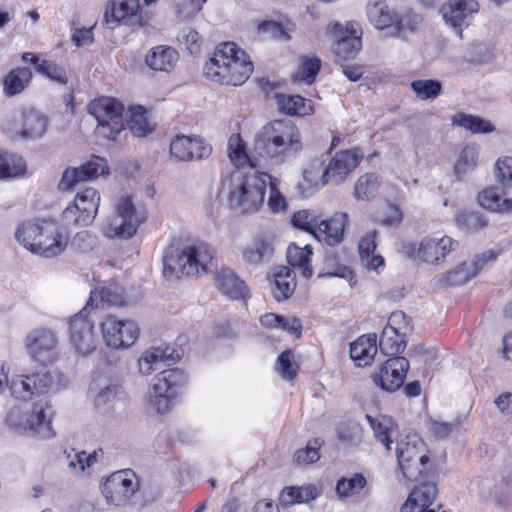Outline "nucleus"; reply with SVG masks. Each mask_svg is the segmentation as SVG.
I'll list each match as a JSON object with an SVG mask.
<instances>
[{
  "label": "nucleus",
  "mask_w": 512,
  "mask_h": 512,
  "mask_svg": "<svg viewBox=\"0 0 512 512\" xmlns=\"http://www.w3.org/2000/svg\"><path fill=\"white\" fill-rule=\"evenodd\" d=\"M417 257L428 264L437 265L441 263V256H439V239L425 238L418 246Z\"/></svg>",
  "instance_id": "6e6d98bb"
},
{
  "label": "nucleus",
  "mask_w": 512,
  "mask_h": 512,
  "mask_svg": "<svg viewBox=\"0 0 512 512\" xmlns=\"http://www.w3.org/2000/svg\"><path fill=\"white\" fill-rule=\"evenodd\" d=\"M478 203L486 210L496 213L512 212V199H502L501 191L498 187H488L478 194Z\"/></svg>",
  "instance_id": "c9c22d12"
},
{
  "label": "nucleus",
  "mask_w": 512,
  "mask_h": 512,
  "mask_svg": "<svg viewBox=\"0 0 512 512\" xmlns=\"http://www.w3.org/2000/svg\"><path fill=\"white\" fill-rule=\"evenodd\" d=\"M22 61L32 64L37 73L47 77L53 82L61 85L68 83L69 78L66 70L54 61L41 59L37 54L32 52L23 53Z\"/></svg>",
  "instance_id": "c756f323"
},
{
  "label": "nucleus",
  "mask_w": 512,
  "mask_h": 512,
  "mask_svg": "<svg viewBox=\"0 0 512 512\" xmlns=\"http://www.w3.org/2000/svg\"><path fill=\"white\" fill-rule=\"evenodd\" d=\"M78 169L81 171L80 175L83 177L84 181L91 180L108 173L107 161L99 156L91 157L87 163L81 165Z\"/></svg>",
  "instance_id": "13d9d810"
},
{
  "label": "nucleus",
  "mask_w": 512,
  "mask_h": 512,
  "mask_svg": "<svg viewBox=\"0 0 512 512\" xmlns=\"http://www.w3.org/2000/svg\"><path fill=\"white\" fill-rule=\"evenodd\" d=\"M89 308L85 306L81 311L71 317L69 322V338L73 348L82 356L95 351L97 336L94 322L88 315Z\"/></svg>",
  "instance_id": "dca6fc26"
},
{
  "label": "nucleus",
  "mask_w": 512,
  "mask_h": 512,
  "mask_svg": "<svg viewBox=\"0 0 512 512\" xmlns=\"http://www.w3.org/2000/svg\"><path fill=\"white\" fill-rule=\"evenodd\" d=\"M366 485V479L361 474H355L351 478L342 477L337 481L336 494L339 498H347L359 493Z\"/></svg>",
  "instance_id": "5fc2aeb1"
},
{
  "label": "nucleus",
  "mask_w": 512,
  "mask_h": 512,
  "mask_svg": "<svg viewBox=\"0 0 512 512\" xmlns=\"http://www.w3.org/2000/svg\"><path fill=\"white\" fill-rule=\"evenodd\" d=\"M74 201L87 213L85 214L86 217L95 219L100 204V195L95 188L87 187L81 190L76 194Z\"/></svg>",
  "instance_id": "603ef678"
},
{
  "label": "nucleus",
  "mask_w": 512,
  "mask_h": 512,
  "mask_svg": "<svg viewBox=\"0 0 512 512\" xmlns=\"http://www.w3.org/2000/svg\"><path fill=\"white\" fill-rule=\"evenodd\" d=\"M326 34L334 40L332 51L337 61L355 58L362 47V30L356 22H347L345 26L331 22L326 27Z\"/></svg>",
  "instance_id": "1a4fd4ad"
},
{
  "label": "nucleus",
  "mask_w": 512,
  "mask_h": 512,
  "mask_svg": "<svg viewBox=\"0 0 512 512\" xmlns=\"http://www.w3.org/2000/svg\"><path fill=\"white\" fill-rule=\"evenodd\" d=\"M229 158L238 168L249 166L256 167L257 164L250 158L246 152V145L239 134H234L228 141Z\"/></svg>",
  "instance_id": "c03bdc74"
},
{
  "label": "nucleus",
  "mask_w": 512,
  "mask_h": 512,
  "mask_svg": "<svg viewBox=\"0 0 512 512\" xmlns=\"http://www.w3.org/2000/svg\"><path fill=\"white\" fill-rule=\"evenodd\" d=\"M363 153L357 149H347L337 152L322 170L321 186L326 184H340L358 166Z\"/></svg>",
  "instance_id": "f3484780"
},
{
  "label": "nucleus",
  "mask_w": 512,
  "mask_h": 512,
  "mask_svg": "<svg viewBox=\"0 0 512 512\" xmlns=\"http://www.w3.org/2000/svg\"><path fill=\"white\" fill-rule=\"evenodd\" d=\"M495 177L504 186H512V157L499 158L495 163Z\"/></svg>",
  "instance_id": "774afa93"
},
{
  "label": "nucleus",
  "mask_w": 512,
  "mask_h": 512,
  "mask_svg": "<svg viewBox=\"0 0 512 512\" xmlns=\"http://www.w3.org/2000/svg\"><path fill=\"white\" fill-rule=\"evenodd\" d=\"M478 149L475 146H465L454 165V173L460 178L462 175L473 170L477 165Z\"/></svg>",
  "instance_id": "864d4df0"
},
{
  "label": "nucleus",
  "mask_w": 512,
  "mask_h": 512,
  "mask_svg": "<svg viewBox=\"0 0 512 512\" xmlns=\"http://www.w3.org/2000/svg\"><path fill=\"white\" fill-rule=\"evenodd\" d=\"M302 150L297 126L287 120H274L264 125L255 135L254 151L266 160L282 164Z\"/></svg>",
  "instance_id": "f257e3e1"
},
{
  "label": "nucleus",
  "mask_w": 512,
  "mask_h": 512,
  "mask_svg": "<svg viewBox=\"0 0 512 512\" xmlns=\"http://www.w3.org/2000/svg\"><path fill=\"white\" fill-rule=\"evenodd\" d=\"M366 419L369 422L375 438L380 441L387 450L391 449L392 441L390 439L391 430L393 427V421L387 416L372 417L366 415Z\"/></svg>",
  "instance_id": "49530a36"
},
{
  "label": "nucleus",
  "mask_w": 512,
  "mask_h": 512,
  "mask_svg": "<svg viewBox=\"0 0 512 512\" xmlns=\"http://www.w3.org/2000/svg\"><path fill=\"white\" fill-rule=\"evenodd\" d=\"M319 495L320 491L312 484L301 487H288L281 492L279 502L283 506H291L299 503H308L315 500Z\"/></svg>",
  "instance_id": "58836bf2"
},
{
  "label": "nucleus",
  "mask_w": 512,
  "mask_h": 512,
  "mask_svg": "<svg viewBox=\"0 0 512 512\" xmlns=\"http://www.w3.org/2000/svg\"><path fill=\"white\" fill-rule=\"evenodd\" d=\"M385 328H390L394 332L407 337L412 331L411 320L402 311L392 312L389 316L388 323Z\"/></svg>",
  "instance_id": "69168bd1"
},
{
  "label": "nucleus",
  "mask_w": 512,
  "mask_h": 512,
  "mask_svg": "<svg viewBox=\"0 0 512 512\" xmlns=\"http://www.w3.org/2000/svg\"><path fill=\"white\" fill-rule=\"evenodd\" d=\"M409 362L405 357H390L371 375L373 383L388 392L398 390L404 383Z\"/></svg>",
  "instance_id": "a211bd4d"
},
{
  "label": "nucleus",
  "mask_w": 512,
  "mask_h": 512,
  "mask_svg": "<svg viewBox=\"0 0 512 512\" xmlns=\"http://www.w3.org/2000/svg\"><path fill=\"white\" fill-rule=\"evenodd\" d=\"M105 22L111 27L119 24L142 28L149 24V16L140 12L139 0H111L106 6Z\"/></svg>",
  "instance_id": "2eb2a0df"
},
{
  "label": "nucleus",
  "mask_w": 512,
  "mask_h": 512,
  "mask_svg": "<svg viewBox=\"0 0 512 512\" xmlns=\"http://www.w3.org/2000/svg\"><path fill=\"white\" fill-rule=\"evenodd\" d=\"M32 77V71L27 67L12 69L3 81L4 94L9 97L20 94L30 84Z\"/></svg>",
  "instance_id": "e433bc0d"
},
{
  "label": "nucleus",
  "mask_w": 512,
  "mask_h": 512,
  "mask_svg": "<svg viewBox=\"0 0 512 512\" xmlns=\"http://www.w3.org/2000/svg\"><path fill=\"white\" fill-rule=\"evenodd\" d=\"M116 215L109 223L107 235L110 237L131 238L141 223L145 221V215L136 210L132 200L128 196L120 197L115 206Z\"/></svg>",
  "instance_id": "ddd939ff"
},
{
  "label": "nucleus",
  "mask_w": 512,
  "mask_h": 512,
  "mask_svg": "<svg viewBox=\"0 0 512 512\" xmlns=\"http://www.w3.org/2000/svg\"><path fill=\"white\" fill-rule=\"evenodd\" d=\"M88 111L97 120L98 135L115 139L116 135L124 129V106L117 99L112 97L95 99L89 104Z\"/></svg>",
  "instance_id": "0eeeda50"
},
{
  "label": "nucleus",
  "mask_w": 512,
  "mask_h": 512,
  "mask_svg": "<svg viewBox=\"0 0 512 512\" xmlns=\"http://www.w3.org/2000/svg\"><path fill=\"white\" fill-rule=\"evenodd\" d=\"M96 452L87 454L85 451L75 452L74 455H68V467L73 472H83L86 468L91 467L97 461Z\"/></svg>",
  "instance_id": "0e129e2a"
},
{
  "label": "nucleus",
  "mask_w": 512,
  "mask_h": 512,
  "mask_svg": "<svg viewBox=\"0 0 512 512\" xmlns=\"http://www.w3.org/2000/svg\"><path fill=\"white\" fill-rule=\"evenodd\" d=\"M128 126L131 132L137 137H145L152 131L147 118V111L142 106H132Z\"/></svg>",
  "instance_id": "de8ad7c7"
},
{
  "label": "nucleus",
  "mask_w": 512,
  "mask_h": 512,
  "mask_svg": "<svg viewBox=\"0 0 512 512\" xmlns=\"http://www.w3.org/2000/svg\"><path fill=\"white\" fill-rule=\"evenodd\" d=\"M320 218L309 210H300L293 214L292 223L295 227L316 234Z\"/></svg>",
  "instance_id": "052dcab7"
},
{
  "label": "nucleus",
  "mask_w": 512,
  "mask_h": 512,
  "mask_svg": "<svg viewBox=\"0 0 512 512\" xmlns=\"http://www.w3.org/2000/svg\"><path fill=\"white\" fill-rule=\"evenodd\" d=\"M274 252L275 248L271 239L257 236L241 249V257L248 266L260 267L272 260Z\"/></svg>",
  "instance_id": "412c9836"
},
{
  "label": "nucleus",
  "mask_w": 512,
  "mask_h": 512,
  "mask_svg": "<svg viewBox=\"0 0 512 512\" xmlns=\"http://www.w3.org/2000/svg\"><path fill=\"white\" fill-rule=\"evenodd\" d=\"M423 18L421 15L413 12L412 10L404 11L396 15V21L390 32L391 38H400L404 41L409 39V36L419 31Z\"/></svg>",
  "instance_id": "473e14b6"
},
{
  "label": "nucleus",
  "mask_w": 512,
  "mask_h": 512,
  "mask_svg": "<svg viewBox=\"0 0 512 512\" xmlns=\"http://www.w3.org/2000/svg\"><path fill=\"white\" fill-rule=\"evenodd\" d=\"M53 416L54 410L47 401L39 400L33 403L31 412L28 414L27 432L42 439L52 438L55 435L52 428Z\"/></svg>",
  "instance_id": "aec40b11"
},
{
  "label": "nucleus",
  "mask_w": 512,
  "mask_h": 512,
  "mask_svg": "<svg viewBox=\"0 0 512 512\" xmlns=\"http://www.w3.org/2000/svg\"><path fill=\"white\" fill-rule=\"evenodd\" d=\"M86 212L83 211V208L80 207L75 201L72 204L68 205L62 212L61 221L63 226H78V227H86L93 223V217H86Z\"/></svg>",
  "instance_id": "09e8293b"
},
{
  "label": "nucleus",
  "mask_w": 512,
  "mask_h": 512,
  "mask_svg": "<svg viewBox=\"0 0 512 512\" xmlns=\"http://www.w3.org/2000/svg\"><path fill=\"white\" fill-rule=\"evenodd\" d=\"M278 109L287 115L306 116L313 113L312 102L300 95H275Z\"/></svg>",
  "instance_id": "f704fd0d"
},
{
  "label": "nucleus",
  "mask_w": 512,
  "mask_h": 512,
  "mask_svg": "<svg viewBox=\"0 0 512 512\" xmlns=\"http://www.w3.org/2000/svg\"><path fill=\"white\" fill-rule=\"evenodd\" d=\"M366 15L372 26L384 31L385 35L390 37L397 13L387 5L385 0H369L366 5Z\"/></svg>",
  "instance_id": "393cba45"
},
{
  "label": "nucleus",
  "mask_w": 512,
  "mask_h": 512,
  "mask_svg": "<svg viewBox=\"0 0 512 512\" xmlns=\"http://www.w3.org/2000/svg\"><path fill=\"white\" fill-rule=\"evenodd\" d=\"M379 186V176L375 173H366L356 181L354 196L358 200L369 201L376 196Z\"/></svg>",
  "instance_id": "37998d69"
},
{
  "label": "nucleus",
  "mask_w": 512,
  "mask_h": 512,
  "mask_svg": "<svg viewBox=\"0 0 512 512\" xmlns=\"http://www.w3.org/2000/svg\"><path fill=\"white\" fill-rule=\"evenodd\" d=\"M376 231H370L364 235L358 245L361 263L370 270H377L383 266L384 260L381 255L375 254L376 249Z\"/></svg>",
  "instance_id": "4c0bfd02"
},
{
  "label": "nucleus",
  "mask_w": 512,
  "mask_h": 512,
  "mask_svg": "<svg viewBox=\"0 0 512 512\" xmlns=\"http://www.w3.org/2000/svg\"><path fill=\"white\" fill-rule=\"evenodd\" d=\"M179 353L170 345L152 347L142 353L138 360L139 371L143 375H150L158 363H170L179 359Z\"/></svg>",
  "instance_id": "bb28decb"
},
{
  "label": "nucleus",
  "mask_w": 512,
  "mask_h": 512,
  "mask_svg": "<svg viewBox=\"0 0 512 512\" xmlns=\"http://www.w3.org/2000/svg\"><path fill=\"white\" fill-rule=\"evenodd\" d=\"M139 481L134 471L119 470L112 473L102 485V494L110 505L125 506L138 491Z\"/></svg>",
  "instance_id": "9b49d317"
},
{
  "label": "nucleus",
  "mask_w": 512,
  "mask_h": 512,
  "mask_svg": "<svg viewBox=\"0 0 512 512\" xmlns=\"http://www.w3.org/2000/svg\"><path fill=\"white\" fill-rule=\"evenodd\" d=\"M105 344L113 349L128 348L138 338L139 329L135 322L106 315L100 323Z\"/></svg>",
  "instance_id": "4468645a"
},
{
  "label": "nucleus",
  "mask_w": 512,
  "mask_h": 512,
  "mask_svg": "<svg viewBox=\"0 0 512 512\" xmlns=\"http://www.w3.org/2000/svg\"><path fill=\"white\" fill-rule=\"evenodd\" d=\"M121 392L120 386L111 384L102 388L95 396V406L99 410L111 407Z\"/></svg>",
  "instance_id": "e2e57ef3"
},
{
  "label": "nucleus",
  "mask_w": 512,
  "mask_h": 512,
  "mask_svg": "<svg viewBox=\"0 0 512 512\" xmlns=\"http://www.w3.org/2000/svg\"><path fill=\"white\" fill-rule=\"evenodd\" d=\"M312 254V248L309 245L298 247L295 244H291L287 250V260L292 267H297L301 270L303 277L309 279L313 274L312 267L310 266Z\"/></svg>",
  "instance_id": "ea45409f"
},
{
  "label": "nucleus",
  "mask_w": 512,
  "mask_h": 512,
  "mask_svg": "<svg viewBox=\"0 0 512 512\" xmlns=\"http://www.w3.org/2000/svg\"><path fill=\"white\" fill-rule=\"evenodd\" d=\"M269 281L271 293L277 301L290 298L296 287L295 273L288 266L274 267Z\"/></svg>",
  "instance_id": "a878e982"
},
{
  "label": "nucleus",
  "mask_w": 512,
  "mask_h": 512,
  "mask_svg": "<svg viewBox=\"0 0 512 512\" xmlns=\"http://www.w3.org/2000/svg\"><path fill=\"white\" fill-rule=\"evenodd\" d=\"M53 387V376L49 371H39L30 374L13 375L9 381L12 397L29 401L48 393Z\"/></svg>",
  "instance_id": "f8f14e48"
},
{
  "label": "nucleus",
  "mask_w": 512,
  "mask_h": 512,
  "mask_svg": "<svg viewBox=\"0 0 512 512\" xmlns=\"http://www.w3.org/2000/svg\"><path fill=\"white\" fill-rule=\"evenodd\" d=\"M321 443L318 439L310 440L305 448L299 449L294 454V460L298 464H311L319 460V448Z\"/></svg>",
  "instance_id": "680f3d73"
},
{
  "label": "nucleus",
  "mask_w": 512,
  "mask_h": 512,
  "mask_svg": "<svg viewBox=\"0 0 512 512\" xmlns=\"http://www.w3.org/2000/svg\"><path fill=\"white\" fill-rule=\"evenodd\" d=\"M177 61V51L166 45H158L151 48L145 56L147 66L154 71L160 72H170Z\"/></svg>",
  "instance_id": "7c9ffc66"
},
{
  "label": "nucleus",
  "mask_w": 512,
  "mask_h": 512,
  "mask_svg": "<svg viewBox=\"0 0 512 512\" xmlns=\"http://www.w3.org/2000/svg\"><path fill=\"white\" fill-rule=\"evenodd\" d=\"M126 300L123 296L122 290L117 286H109L96 288L90 293V298L87 303V307H104V306H125Z\"/></svg>",
  "instance_id": "72a5a7b5"
},
{
  "label": "nucleus",
  "mask_w": 512,
  "mask_h": 512,
  "mask_svg": "<svg viewBox=\"0 0 512 512\" xmlns=\"http://www.w3.org/2000/svg\"><path fill=\"white\" fill-rule=\"evenodd\" d=\"M217 288L232 300H245L249 296V289L231 269L223 268L215 275Z\"/></svg>",
  "instance_id": "cd10ccee"
},
{
  "label": "nucleus",
  "mask_w": 512,
  "mask_h": 512,
  "mask_svg": "<svg viewBox=\"0 0 512 512\" xmlns=\"http://www.w3.org/2000/svg\"><path fill=\"white\" fill-rule=\"evenodd\" d=\"M187 383V375L179 368L161 371L153 379L152 388L149 392L150 403L158 413L167 412L171 400Z\"/></svg>",
  "instance_id": "6e6552de"
},
{
  "label": "nucleus",
  "mask_w": 512,
  "mask_h": 512,
  "mask_svg": "<svg viewBox=\"0 0 512 512\" xmlns=\"http://www.w3.org/2000/svg\"><path fill=\"white\" fill-rule=\"evenodd\" d=\"M19 129L13 131L12 137L33 140L41 138L48 128V118L35 109L23 111L20 115Z\"/></svg>",
  "instance_id": "5701e85b"
},
{
  "label": "nucleus",
  "mask_w": 512,
  "mask_h": 512,
  "mask_svg": "<svg viewBox=\"0 0 512 512\" xmlns=\"http://www.w3.org/2000/svg\"><path fill=\"white\" fill-rule=\"evenodd\" d=\"M452 122L472 133H490L495 130L490 121L471 114L458 113L453 116Z\"/></svg>",
  "instance_id": "a18cd8bd"
},
{
  "label": "nucleus",
  "mask_w": 512,
  "mask_h": 512,
  "mask_svg": "<svg viewBox=\"0 0 512 512\" xmlns=\"http://www.w3.org/2000/svg\"><path fill=\"white\" fill-rule=\"evenodd\" d=\"M24 346L29 357L41 365H49L57 359L58 337L46 327H37L27 333Z\"/></svg>",
  "instance_id": "9d476101"
},
{
  "label": "nucleus",
  "mask_w": 512,
  "mask_h": 512,
  "mask_svg": "<svg viewBox=\"0 0 512 512\" xmlns=\"http://www.w3.org/2000/svg\"><path fill=\"white\" fill-rule=\"evenodd\" d=\"M497 253L494 250H487L476 256L471 262H463L447 274V282L453 286H460L472 279L487 262L496 260Z\"/></svg>",
  "instance_id": "b1692460"
},
{
  "label": "nucleus",
  "mask_w": 512,
  "mask_h": 512,
  "mask_svg": "<svg viewBox=\"0 0 512 512\" xmlns=\"http://www.w3.org/2000/svg\"><path fill=\"white\" fill-rule=\"evenodd\" d=\"M15 238L33 254L50 259L66 250L70 233L65 226L54 220H37L20 224Z\"/></svg>",
  "instance_id": "f03ea898"
},
{
  "label": "nucleus",
  "mask_w": 512,
  "mask_h": 512,
  "mask_svg": "<svg viewBox=\"0 0 512 512\" xmlns=\"http://www.w3.org/2000/svg\"><path fill=\"white\" fill-rule=\"evenodd\" d=\"M478 9L476 0H449L440 11L447 24L461 30L464 25H467L472 15L478 12Z\"/></svg>",
  "instance_id": "4be33fe9"
},
{
  "label": "nucleus",
  "mask_w": 512,
  "mask_h": 512,
  "mask_svg": "<svg viewBox=\"0 0 512 512\" xmlns=\"http://www.w3.org/2000/svg\"><path fill=\"white\" fill-rule=\"evenodd\" d=\"M352 271L349 267L339 264L334 256H327L324 262V268L318 277H339L349 279L352 277Z\"/></svg>",
  "instance_id": "bf43d9fd"
},
{
  "label": "nucleus",
  "mask_w": 512,
  "mask_h": 512,
  "mask_svg": "<svg viewBox=\"0 0 512 512\" xmlns=\"http://www.w3.org/2000/svg\"><path fill=\"white\" fill-rule=\"evenodd\" d=\"M269 179L266 172L234 173L228 197L230 207L241 213L258 211L264 203Z\"/></svg>",
  "instance_id": "39448f33"
},
{
  "label": "nucleus",
  "mask_w": 512,
  "mask_h": 512,
  "mask_svg": "<svg viewBox=\"0 0 512 512\" xmlns=\"http://www.w3.org/2000/svg\"><path fill=\"white\" fill-rule=\"evenodd\" d=\"M253 72V64L234 42L219 44L205 63L203 73L211 81L223 85L240 86Z\"/></svg>",
  "instance_id": "7ed1b4c3"
},
{
  "label": "nucleus",
  "mask_w": 512,
  "mask_h": 512,
  "mask_svg": "<svg viewBox=\"0 0 512 512\" xmlns=\"http://www.w3.org/2000/svg\"><path fill=\"white\" fill-rule=\"evenodd\" d=\"M378 350L376 334L360 336L350 344V357L358 366L370 365Z\"/></svg>",
  "instance_id": "2f4dec72"
},
{
  "label": "nucleus",
  "mask_w": 512,
  "mask_h": 512,
  "mask_svg": "<svg viewBox=\"0 0 512 512\" xmlns=\"http://www.w3.org/2000/svg\"><path fill=\"white\" fill-rule=\"evenodd\" d=\"M2 166L4 171L0 175V180L24 176L27 170V165L24 158L18 154L8 151H5V157Z\"/></svg>",
  "instance_id": "3c124183"
},
{
  "label": "nucleus",
  "mask_w": 512,
  "mask_h": 512,
  "mask_svg": "<svg viewBox=\"0 0 512 512\" xmlns=\"http://www.w3.org/2000/svg\"><path fill=\"white\" fill-rule=\"evenodd\" d=\"M455 224L459 230L474 234L488 226V219L475 211H463L455 216Z\"/></svg>",
  "instance_id": "79ce46f5"
},
{
  "label": "nucleus",
  "mask_w": 512,
  "mask_h": 512,
  "mask_svg": "<svg viewBox=\"0 0 512 512\" xmlns=\"http://www.w3.org/2000/svg\"><path fill=\"white\" fill-rule=\"evenodd\" d=\"M321 60L317 57H303L299 67L293 74L294 81L305 82L311 84L320 70Z\"/></svg>",
  "instance_id": "8fccbe9b"
},
{
  "label": "nucleus",
  "mask_w": 512,
  "mask_h": 512,
  "mask_svg": "<svg viewBox=\"0 0 512 512\" xmlns=\"http://www.w3.org/2000/svg\"><path fill=\"white\" fill-rule=\"evenodd\" d=\"M214 258V249L206 243L169 247L163 257V274L168 279L207 272Z\"/></svg>",
  "instance_id": "20e7f679"
},
{
  "label": "nucleus",
  "mask_w": 512,
  "mask_h": 512,
  "mask_svg": "<svg viewBox=\"0 0 512 512\" xmlns=\"http://www.w3.org/2000/svg\"><path fill=\"white\" fill-rule=\"evenodd\" d=\"M411 89L421 100L434 99L438 97L442 90V85L438 80H415L411 83Z\"/></svg>",
  "instance_id": "4d7b16f0"
},
{
  "label": "nucleus",
  "mask_w": 512,
  "mask_h": 512,
  "mask_svg": "<svg viewBox=\"0 0 512 512\" xmlns=\"http://www.w3.org/2000/svg\"><path fill=\"white\" fill-rule=\"evenodd\" d=\"M212 148L198 136L177 135L170 143V154L179 161L207 159Z\"/></svg>",
  "instance_id": "6ab92c4d"
},
{
  "label": "nucleus",
  "mask_w": 512,
  "mask_h": 512,
  "mask_svg": "<svg viewBox=\"0 0 512 512\" xmlns=\"http://www.w3.org/2000/svg\"><path fill=\"white\" fill-rule=\"evenodd\" d=\"M97 245V237L89 231L78 232L71 241L72 248L80 253L92 251Z\"/></svg>",
  "instance_id": "338daca9"
},
{
  "label": "nucleus",
  "mask_w": 512,
  "mask_h": 512,
  "mask_svg": "<svg viewBox=\"0 0 512 512\" xmlns=\"http://www.w3.org/2000/svg\"><path fill=\"white\" fill-rule=\"evenodd\" d=\"M395 454L406 479L417 481L428 473L430 459L424 442L417 435H406L397 441Z\"/></svg>",
  "instance_id": "423d86ee"
},
{
  "label": "nucleus",
  "mask_w": 512,
  "mask_h": 512,
  "mask_svg": "<svg viewBox=\"0 0 512 512\" xmlns=\"http://www.w3.org/2000/svg\"><path fill=\"white\" fill-rule=\"evenodd\" d=\"M348 220L346 213H335L328 220H319L316 234L318 239L325 241L330 246L342 242L345 226Z\"/></svg>",
  "instance_id": "c85d7f7f"
},
{
  "label": "nucleus",
  "mask_w": 512,
  "mask_h": 512,
  "mask_svg": "<svg viewBox=\"0 0 512 512\" xmlns=\"http://www.w3.org/2000/svg\"><path fill=\"white\" fill-rule=\"evenodd\" d=\"M406 344V337L390 328H383L379 341V349L382 354L389 357H399L398 355L405 350Z\"/></svg>",
  "instance_id": "a19ab883"
}]
</instances>
